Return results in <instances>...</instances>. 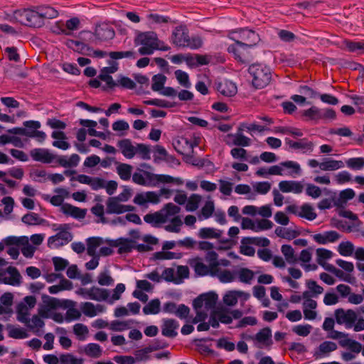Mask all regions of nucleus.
Listing matches in <instances>:
<instances>
[{"instance_id": "obj_1", "label": "nucleus", "mask_w": 364, "mask_h": 364, "mask_svg": "<svg viewBox=\"0 0 364 364\" xmlns=\"http://www.w3.org/2000/svg\"><path fill=\"white\" fill-rule=\"evenodd\" d=\"M181 208L172 203L166 204L161 210L153 213H148L144 215V221L151 226L158 228L162 224L168 223L165 225L164 229L169 232H179L183 222L178 215Z\"/></svg>"}, {"instance_id": "obj_2", "label": "nucleus", "mask_w": 364, "mask_h": 364, "mask_svg": "<svg viewBox=\"0 0 364 364\" xmlns=\"http://www.w3.org/2000/svg\"><path fill=\"white\" fill-rule=\"evenodd\" d=\"M134 44L141 46L139 53L141 55H151L156 50L166 51L170 49L169 46L159 40L154 32L150 31L139 33L134 39Z\"/></svg>"}, {"instance_id": "obj_3", "label": "nucleus", "mask_w": 364, "mask_h": 364, "mask_svg": "<svg viewBox=\"0 0 364 364\" xmlns=\"http://www.w3.org/2000/svg\"><path fill=\"white\" fill-rule=\"evenodd\" d=\"M218 295L214 293L204 294L193 301V307L196 311V316L193 322L197 323L205 320L209 311H212L216 305Z\"/></svg>"}, {"instance_id": "obj_4", "label": "nucleus", "mask_w": 364, "mask_h": 364, "mask_svg": "<svg viewBox=\"0 0 364 364\" xmlns=\"http://www.w3.org/2000/svg\"><path fill=\"white\" fill-rule=\"evenodd\" d=\"M334 316L336 323L344 325L346 328H353L355 332L364 330V318H358L356 312L353 309H337L334 311Z\"/></svg>"}, {"instance_id": "obj_5", "label": "nucleus", "mask_w": 364, "mask_h": 364, "mask_svg": "<svg viewBox=\"0 0 364 364\" xmlns=\"http://www.w3.org/2000/svg\"><path fill=\"white\" fill-rule=\"evenodd\" d=\"M248 71L252 77V84L256 89L265 87L271 81V70L264 65L254 63L249 67Z\"/></svg>"}, {"instance_id": "obj_6", "label": "nucleus", "mask_w": 364, "mask_h": 364, "mask_svg": "<svg viewBox=\"0 0 364 364\" xmlns=\"http://www.w3.org/2000/svg\"><path fill=\"white\" fill-rule=\"evenodd\" d=\"M171 41L178 47H187L191 49H198L203 45V41L200 37L190 38L186 30L181 26L176 27L173 31Z\"/></svg>"}, {"instance_id": "obj_7", "label": "nucleus", "mask_w": 364, "mask_h": 364, "mask_svg": "<svg viewBox=\"0 0 364 364\" xmlns=\"http://www.w3.org/2000/svg\"><path fill=\"white\" fill-rule=\"evenodd\" d=\"M237 31H230L229 33V38L232 41H235V43L232 45L229 46L228 48V51L230 53H232L238 62L242 63H247L250 61L252 58V56L250 52V48L247 46L243 44V43L237 39L235 34Z\"/></svg>"}, {"instance_id": "obj_8", "label": "nucleus", "mask_w": 364, "mask_h": 364, "mask_svg": "<svg viewBox=\"0 0 364 364\" xmlns=\"http://www.w3.org/2000/svg\"><path fill=\"white\" fill-rule=\"evenodd\" d=\"M55 230L58 232L48 239V246L50 249L62 247L73 240V234L70 232L68 224H61Z\"/></svg>"}, {"instance_id": "obj_9", "label": "nucleus", "mask_w": 364, "mask_h": 364, "mask_svg": "<svg viewBox=\"0 0 364 364\" xmlns=\"http://www.w3.org/2000/svg\"><path fill=\"white\" fill-rule=\"evenodd\" d=\"M14 16L17 21L28 26L41 27L44 23L38 9L36 11L29 9L17 10L14 11Z\"/></svg>"}, {"instance_id": "obj_10", "label": "nucleus", "mask_w": 364, "mask_h": 364, "mask_svg": "<svg viewBox=\"0 0 364 364\" xmlns=\"http://www.w3.org/2000/svg\"><path fill=\"white\" fill-rule=\"evenodd\" d=\"M5 243L7 246L15 245L20 247L21 253L26 258H32L37 250L36 247L30 244L27 236H9L5 238Z\"/></svg>"}, {"instance_id": "obj_11", "label": "nucleus", "mask_w": 364, "mask_h": 364, "mask_svg": "<svg viewBox=\"0 0 364 364\" xmlns=\"http://www.w3.org/2000/svg\"><path fill=\"white\" fill-rule=\"evenodd\" d=\"M143 178L146 181L147 186H156L159 183H173L177 185H182L183 181L180 178H173L168 175L155 174L149 171H143Z\"/></svg>"}, {"instance_id": "obj_12", "label": "nucleus", "mask_w": 364, "mask_h": 364, "mask_svg": "<svg viewBox=\"0 0 364 364\" xmlns=\"http://www.w3.org/2000/svg\"><path fill=\"white\" fill-rule=\"evenodd\" d=\"M272 330L265 327L259 330L255 335L250 336L248 339L252 341L254 345L259 348L270 349L273 344Z\"/></svg>"}, {"instance_id": "obj_13", "label": "nucleus", "mask_w": 364, "mask_h": 364, "mask_svg": "<svg viewBox=\"0 0 364 364\" xmlns=\"http://www.w3.org/2000/svg\"><path fill=\"white\" fill-rule=\"evenodd\" d=\"M188 264L193 269L198 277L213 276V271L204 263L202 257H195L188 260Z\"/></svg>"}, {"instance_id": "obj_14", "label": "nucleus", "mask_w": 364, "mask_h": 364, "mask_svg": "<svg viewBox=\"0 0 364 364\" xmlns=\"http://www.w3.org/2000/svg\"><path fill=\"white\" fill-rule=\"evenodd\" d=\"M234 31H237L235 34L237 40H241L244 45L251 48L257 45L260 40L259 36L252 30L240 28Z\"/></svg>"}, {"instance_id": "obj_15", "label": "nucleus", "mask_w": 364, "mask_h": 364, "mask_svg": "<svg viewBox=\"0 0 364 364\" xmlns=\"http://www.w3.org/2000/svg\"><path fill=\"white\" fill-rule=\"evenodd\" d=\"M1 281L2 284L18 287L22 283V277L16 267H9L5 271H3Z\"/></svg>"}, {"instance_id": "obj_16", "label": "nucleus", "mask_w": 364, "mask_h": 364, "mask_svg": "<svg viewBox=\"0 0 364 364\" xmlns=\"http://www.w3.org/2000/svg\"><path fill=\"white\" fill-rule=\"evenodd\" d=\"M134 203L139 206L147 207L149 203L157 204L160 202V195L155 191H147L137 193Z\"/></svg>"}, {"instance_id": "obj_17", "label": "nucleus", "mask_w": 364, "mask_h": 364, "mask_svg": "<svg viewBox=\"0 0 364 364\" xmlns=\"http://www.w3.org/2000/svg\"><path fill=\"white\" fill-rule=\"evenodd\" d=\"M106 212L109 214H122L127 212H131L134 210V207L130 205H122L121 202L114 197L107 199Z\"/></svg>"}, {"instance_id": "obj_18", "label": "nucleus", "mask_w": 364, "mask_h": 364, "mask_svg": "<svg viewBox=\"0 0 364 364\" xmlns=\"http://www.w3.org/2000/svg\"><path fill=\"white\" fill-rule=\"evenodd\" d=\"M338 346L335 342L325 341L314 349L313 356L315 359L324 358L329 356L330 354L336 350Z\"/></svg>"}, {"instance_id": "obj_19", "label": "nucleus", "mask_w": 364, "mask_h": 364, "mask_svg": "<svg viewBox=\"0 0 364 364\" xmlns=\"http://www.w3.org/2000/svg\"><path fill=\"white\" fill-rule=\"evenodd\" d=\"M54 193L55 195L53 196L45 194L43 196V198L50 202L53 205L60 206V208L65 204L63 203L64 200L70 196V192L65 188L59 187L54 189Z\"/></svg>"}, {"instance_id": "obj_20", "label": "nucleus", "mask_w": 364, "mask_h": 364, "mask_svg": "<svg viewBox=\"0 0 364 364\" xmlns=\"http://www.w3.org/2000/svg\"><path fill=\"white\" fill-rule=\"evenodd\" d=\"M60 210L64 215L77 220L84 219L87 214V209L80 208L70 203H65L63 205L60 207Z\"/></svg>"}, {"instance_id": "obj_21", "label": "nucleus", "mask_w": 364, "mask_h": 364, "mask_svg": "<svg viewBox=\"0 0 364 364\" xmlns=\"http://www.w3.org/2000/svg\"><path fill=\"white\" fill-rule=\"evenodd\" d=\"M176 151L182 155H188L193 151L196 144L186 137H180L173 143Z\"/></svg>"}, {"instance_id": "obj_22", "label": "nucleus", "mask_w": 364, "mask_h": 364, "mask_svg": "<svg viewBox=\"0 0 364 364\" xmlns=\"http://www.w3.org/2000/svg\"><path fill=\"white\" fill-rule=\"evenodd\" d=\"M279 188L283 193L299 194L303 192L304 184L297 181H282L279 183Z\"/></svg>"}, {"instance_id": "obj_23", "label": "nucleus", "mask_w": 364, "mask_h": 364, "mask_svg": "<svg viewBox=\"0 0 364 364\" xmlns=\"http://www.w3.org/2000/svg\"><path fill=\"white\" fill-rule=\"evenodd\" d=\"M58 305V302L56 299L48 297L43 300V304L38 309V313L42 318H50L52 315V311L57 308Z\"/></svg>"}, {"instance_id": "obj_24", "label": "nucleus", "mask_w": 364, "mask_h": 364, "mask_svg": "<svg viewBox=\"0 0 364 364\" xmlns=\"http://www.w3.org/2000/svg\"><path fill=\"white\" fill-rule=\"evenodd\" d=\"M31 158L36 161L42 163H51L55 156L49 150L41 148L33 149L30 151Z\"/></svg>"}, {"instance_id": "obj_25", "label": "nucleus", "mask_w": 364, "mask_h": 364, "mask_svg": "<svg viewBox=\"0 0 364 364\" xmlns=\"http://www.w3.org/2000/svg\"><path fill=\"white\" fill-rule=\"evenodd\" d=\"M42 318L38 314L33 315L31 318L27 319L24 324L26 327L31 330L33 333L38 336H41L43 333L42 328L45 326V323Z\"/></svg>"}, {"instance_id": "obj_26", "label": "nucleus", "mask_w": 364, "mask_h": 364, "mask_svg": "<svg viewBox=\"0 0 364 364\" xmlns=\"http://www.w3.org/2000/svg\"><path fill=\"white\" fill-rule=\"evenodd\" d=\"M178 326V323L174 319H164L163 324L161 326L162 335L168 338L176 337L178 334L176 330Z\"/></svg>"}, {"instance_id": "obj_27", "label": "nucleus", "mask_w": 364, "mask_h": 364, "mask_svg": "<svg viewBox=\"0 0 364 364\" xmlns=\"http://www.w3.org/2000/svg\"><path fill=\"white\" fill-rule=\"evenodd\" d=\"M117 146L122 155L127 159H131L136 154V146L133 145L132 142L129 139L119 141Z\"/></svg>"}, {"instance_id": "obj_28", "label": "nucleus", "mask_w": 364, "mask_h": 364, "mask_svg": "<svg viewBox=\"0 0 364 364\" xmlns=\"http://www.w3.org/2000/svg\"><path fill=\"white\" fill-rule=\"evenodd\" d=\"M109 244L112 247H118L119 254L130 252L134 248L133 241L127 238L121 237L115 240H110Z\"/></svg>"}, {"instance_id": "obj_29", "label": "nucleus", "mask_w": 364, "mask_h": 364, "mask_svg": "<svg viewBox=\"0 0 364 364\" xmlns=\"http://www.w3.org/2000/svg\"><path fill=\"white\" fill-rule=\"evenodd\" d=\"M341 237V235L335 230L326 231L323 233L315 234L314 240L318 244L325 245L329 242H334Z\"/></svg>"}, {"instance_id": "obj_30", "label": "nucleus", "mask_w": 364, "mask_h": 364, "mask_svg": "<svg viewBox=\"0 0 364 364\" xmlns=\"http://www.w3.org/2000/svg\"><path fill=\"white\" fill-rule=\"evenodd\" d=\"M80 310L84 315L88 317H94L105 311V308L101 304L95 305L91 302H84L80 305Z\"/></svg>"}, {"instance_id": "obj_31", "label": "nucleus", "mask_w": 364, "mask_h": 364, "mask_svg": "<svg viewBox=\"0 0 364 364\" xmlns=\"http://www.w3.org/2000/svg\"><path fill=\"white\" fill-rule=\"evenodd\" d=\"M339 345L343 348H348L350 351L355 353H359L362 349V345L348 337V334L346 333V336H341L338 340Z\"/></svg>"}, {"instance_id": "obj_32", "label": "nucleus", "mask_w": 364, "mask_h": 364, "mask_svg": "<svg viewBox=\"0 0 364 364\" xmlns=\"http://www.w3.org/2000/svg\"><path fill=\"white\" fill-rule=\"evenodd\" d=\"M96 37L101 41H107L112 39L115 36V32L111 26L105 24L97 27L95 30Z\"/></svg>"}, {"instance_id": "obj_33", "label": "nucleus", "mask_w": 364, "mask_h": 364, "mask_svg": "<svg viewBox=\"0 0 364 364\" xmlns=\"http://www.w3.org/2000/svg\"><path fill=\"white\" fill-rule=\"evenodd\" d=\"M80 352L85 354L90 358H99L102 355V348L97 343H90L84 346Z\"/></svg>"}, {"instance_id": "obj_34", "label": "nucleus", "mask_w": 364, "mask_h": 364, "mask_svg": "<svg viewBox=\"0 0 364 364\" xmlns=\"http://www.w3.org/2000/svg\"><path fill=\"white\" fill-rule=\"evenodd\" d=\"M277 236L288 240H291L300 235V232L291 228L278 226L274 230Z\"/></svg>"}, {"instance_id": "obj_35", "label": "nucleus", "mask_w": 364, "mask_h": 364, "mask_svg": "<svg viewBox=\"0 0 364 364\" xmlns=\"http://www.w3.org/2000/svg\"><path fill=\"white\" fill-rule=\"evenodd\" d=\"M235 275L236 279H237L240 282L246 284H250L255 278V273L248 268L240 267L235 270Z\"/></svg>"}, {"instance_id": "obj_36", "label": "nucleus", "mask_w": 364, "mask_h": 364, "mask_svg": "<svg viewBox=\"0 0 364 364\" xmlns=\"http://www.w3.org/2000/svg\"><path fill=\"white\" fill-rule=\"evenodd\" d=\"M223 231L215 228H202L198 232V237L201 239H220Z\"/></svg>"}, {"instance_id": "obj_37", "label": "nucleus", "mask_w": 364, "mask_h": 364, "mask_svg": "<svg viewBox=\"0 0 364 364\" xmlns=\"http://www.w3.org/2000/svg\"><path fill=\"white\" fill-rule=\"evenodd\" d=\"M218 90L224 96L232 97L237 93V86L232 81L224 80L218 85Z\"/></svg>"}, {"instance_id": "obj_38", "label": "nucleus", "mask_w": 364, "mask_h": 364, "mask_svg": "<svg viewBox=\"0 0 364 364\" xmlns=\"http://www.w3.org/2000/svg\"><path fill=\"white\" fill-rule=\"evenodd\" d=\"M116 171L119 178L123 181H129L132 177L133 167L127 164L115 161Z\"/></svg>"}, {"instance_id": "obj_39", "label": "nucleus", "mask_w": 364, "mask_h": 364, "mask_svg": "<svg viewBox=\"0 0 364 364\" xmlns=\"http://www.w3.org/2000/svg\"><path fill=\"white\" fill-rule=\"evenodd\" d=\"M344 163L342 161L335 160L326 158L321 162L320 169L324 171H336L344 167Z\"/></svg>"}, {"instance_id": "obj_40", "label": "nucleus", "mask_w": 364, "mask_h": 364, "mask_svg": "<svg viewBox=\"0 0 364 364\" xmlns=\"http://www.w3.org/2000/svg\"><path fill=\"white\" fill-rule=\"evenodd\" d=\"M212 277H218L220 282L223 283H230L236 279L235 270L233 272L228 269L221 271L218 269L213 272Z\"/></svg>"}, {"instance_id": "obj_41", "label": "nucleus", "mask_w": 364, "mask_h": 364, "mask_svg": "<svg viewBox=\"0 0 364 364\" xmlns=\"http://www.w3.org/2000/svg\"><path fill=\"white\" fill-rule=\"evenodd\" d=\"M80 158L76 154H72L69 158L66 156H60L58 157L57 162L58 164L64 168L75 167L78 165Z\"/></svg>"}, {"instance_id": "obj_42", "label": "nucleus", "mask_w": 364, "mask_h": 364, "mask_svg": "<svg viewBox=\"0 0 364 364\" xmlns=\"http://www.w3.org/2000/svg\"><path fill=\"white\" fill-rule=\"evenodd\" d=\"M51 136L57 139L53 142V146L62 150H67L70 148V144L65 141L66 136L63 132H53Z\"/></svg>"}, {"instance_id": "obj_43", "label": "nucleus", "mask_w": 364, "mask_h": 364, "mask_svg": "<svg viewBox=\"0 0 364 364\" xmlns=\"http://www.w3.org/2000/svg\"><path fill=\"white\" fill-rule=\"evenodd\" d=\"M215 203L212 200L205 201L204 205L202 207L200 213L198 215V218L200 220L210 218L214 213Z\"/></svg>"}, {"instance_id": "obj_44", "label": "nucleus", "mask_w": 364, "mask_h": 364, "mask_svg": "<svg viewBox=\"0 0 364 364\" xmlns=\"http://www.w3.org/2000/svg\"><path fill=\"white\" fill-rule=\"evenodd\" d=\"M103 243V240L100 237H90L87 240V252L88 255L94 257L97 256L96 252L97 248Z\"/></svg>"}, {"instance_id": "obj_45", "label": "nucleus", "mask_w": 364, "mask_h": 364, "mask_svg": "<svg viewBox=\"0 0 364 364\" xmlns=\"http://www.w3.org/2000/svg\"><path fill=\"white\" fill-rule=\"evenodd\" d=\"M161 310V302L159 299L151 300L143 307V313L145 315L157 314Z\"/></svg>"}, {"instance_id": "obj_46", "label": "nucleus", "mask_w": 364, "mask_h": 364, "mask_svg": "<svg viewBox=\"0 0 364 364\" xmlns=\"http://www.w3.org/2000/svg\"><path fill=\"white\" fill-rule=\"evenodd\" d=\"M281 252L284 256L285 260L290 264H294L297 262L296 258L293 247L289 245H283L281 247Z\"/></svg>"}, {"instance_id": "obj_47", "label": "nucleus", "mask_w": 364, "mask_h": 364, "mask_svg": "<svg viewBox=\"0 0 364 364\" xmlns=\"http://www.w3.org/2000/svg\"><path fill=\"white\" fill-rule=\"evenodd\" d=\"M91 296L90 299L97 301H105L109 298V291L105 289H100L99 287H91Z\"/></svg>"}, {"instance_id": "obj_48", "label": "nucleus", "mask_w": 364, "mask_h": 364, "mask_svg": "<svg viewBox=\"0 0 364 364\" xmlns=\"http://www.w3.org/2000/svg\"><path fill=\"white\" fill-rule=\"evenodd\" d=\"M243 129L241 127L238 128L237 132L232 137L235 138L233 145L238 146H248L251 144V139L242 134Z\"/></svg>"}, {"instance_id": "obj_49", "label": "nucleus", "mask_w": 364, "mask_h": 364, "mask_svg": "<svg viewBox=\"0 0 364 364\" xmlns=\"http://www.w3.org/2000/svg\"><path fill=\"white\" fill-rule=\"evenodd\" d=\"M252 242L250 237H243L241 240L240 252L244 255L252 257L255 253V250L251 246Z\"/></svg>"}, {"instance_id": "obj_50", "label": "nucleus", "mask_w": 364, "mask_h": 364, "mask_svg": "<svg viewBox=\"0 0 364 364\" xmlns=\"http://www.w3.org/2000/svg\"><path fill=\"white\" fill-rule=\"evenodd\" d=\"M39 15L41 20L44 18H54L58 15V12L54 8L49 6H43L38 7Z\"/></svg>"}, {"instance_id": "obj_51", "label": "nucleus", "mask_w": 364, "mask_h": 364, "mask_svg": "<svg viewBox=\"0 0 364 364\" xmlns=\"http://www.w3.org/2000/svg\"><path fill=\"white\" fill-rule=\"evenodd\" d=\"M282 166H283L284 169H287V172H285L284 175L293 176L294 174L299 175L301 173V167L297 162L287 161L282 162Z\"/></svg>"}, {"instance_id": "obj_52", "label": "nucleus", "mask_w": 364, "mask_h": 364, "mask_svg": "<svg viewBox=\"0 0 364 364\" xmlns=\"http://www.w3.org/2000/svg\"><path fill=\"white\" fill-rule=\"evenodd\" d=\"M31 309L28 307L27 304H20L17 307L16 314H17V320L22 323L30 318L31 315Z\"/></svg>"}, {"instance_id": "obj_53", "label": "nucleus", "mask_w": 364, "mask_h": 364, "mask_svg": "<svg viewBox=\"0 0 364 364\" xmlns=\"http://www.w3.org/2000/svg\"><path fill=\"white\" fill-rule=\"evenodd\" d=\"M73 333L80 341H85L89 333V329L87 326L83 323H76L73 326Z\"/></svg>"}, {"instance_id": "obj_54", "label": "nucleus", "mask_w": 364, "mask_h": 364, "mask_svg": "<svg viewBox=\"0 0 364 364\" xmlns=\"http://www.w3.org/2000/svg\"><path fill=\"white\" fill-rule=\"evenodd\" d=\"M298 215L301 218H304L309 220H314L317 215L314 212L313 207L309 204H304L301 207V211L298 213Z\"/></svg>"}, {"instance_id": "obj_55", "label": "nucleus", "mask_w": 364, "mask_h": 364, "mask_svg": "<svg viewBox=\"0 0 364 364\" xmlns=\"http://www.w3.org/2000/svg\"><path fill=\"white\" fill-rule=\"evenodd\" d=\"M202 200L201 196L198 194H192L189 198H187L186 209L187 211H195L199 207Z\"/></svg>"}, {"instance_id": "obj_56", "label": "nucleus", "mask_w": 364, "mask_h": 364, "mask_svg": "<svg viewBox=\"0 0 364 364\" xmlns=\"http://www.w3.org/2000/svg\"><path fill=\"white\" fill-rule=\"evenodd\" d=\"M11 143L16 147H23V144L21 138L16 136L2 134L0 136V145Z\"/></svg>"}, {"instance_id": "obj_57", "label": "nucleus", "mask_w": 364, "mask_h": 364, "mask_svg": "<svg viewBox=\"0 0 364 364\" xmlns=\"http://www.w3.org/2000/svg\"><path fill=\"white\" fill-rule=\"evenodd\" d=\"M354 250V245L350 241L342 242L338 247L339 254L344 257L351 256Z\"/></svg>"}, {"instance_id": "obj_58", "label": "nucleus", "mask_w": 364, "mask_h": 364, "mask_svg": "<svg viewBox=\"0 0 364 364\" xmlns=\"http://www.w3.org/2000/svg\"><path fill=\"white\" fill-rule=\"evenodd\" d=\"M174 75L177 81L181 86L185 88H190L191 87V83L187 73L181 70H177L174 72Z\"/></svg>"}, {"instance_id": "obj_59", "label": "nucleus", "mask_w": 364, "mask_h": 364, "mask_svg": "<svg viewBox=\"0 0 364 364\" xmlns=\"http://www.w3.org/2000/svg\"><path fill=\"white\" fill-rule=\"evenodd\" d=\"M9 329V336L11 338H16V339H23L26 338L28 336V333L26 331L21 327H14L12 326H8Z\"/></svg>"}, {"instance_id": "obj_60", "label": "nucleus", "mask_w": 364, "mask_h": 364, "mask_svg": "<svg viewBox=\"0 0 364 364\" xmlns=\"http://www.w3.org/2000/svg\"><path fill=\"white\" fill-rule=\"evenodd\" d=\"M321 109L313 106L311 108L303 112V116L306 117L308 120L318 121L321 119Z\"/></svg>"}, {"instance_id": "obj_61", "label": "nucleus", "mask_w": 364, "mask_h": 364, "mask_svg": "<svg viewBox=\"0 0 364 364\" xmlns=\"http://www.w3.org/2000/svg\"><path fill=\"white\" fill-rule=\"evenodd\" d=\"M166 77L162 74L155 75L152 77L151 89L153 91L159 92L164 87Z\"/></svg>"}, {"instance_id": "obj_62", "label": "nucleus", "mask_w": 364, "mask_h": 364, "mask_svg": "<svg viewBox=\"0 0 364 364\" xmlns=\"http://www.w3.org/2000/svg\"><path fill=\"white\" fill-rule=\"evenodd\" d=\"M346 166L353 170H361L364 167V158L355 157L348 159L346 161Z\"/></svg>"}, {"instance_id": "obj_63", "label": "nucleus", "mask_w": 364, "mask_h": 364, "mask_svg": "<svg viewBox=\"0 0 364 364\" xmlns=\"http://www.w3.org/2000/svg\"><path fill=\"white\" fill-rule=\"evenodd\" d=\"M314 146V144L313 142L304 138L296 141L295 149H301L303 153H310L313 151Z\"/></svg>"}, {"instance_id": "obj_64", "label": "nucleus", "mask_w": 364, "mask_h": 364, "mask_svg": "<svg viewBox=\"0 0 364 364\" xmlns=\"http://www.w3.org/2000/svg\"><path fill=\"white\" fill-rule=\"evenodd\" d=\"M60 362L62 364H83L82 358H77L70 353L60 355Z\"/></svg>"}]
</instances>
